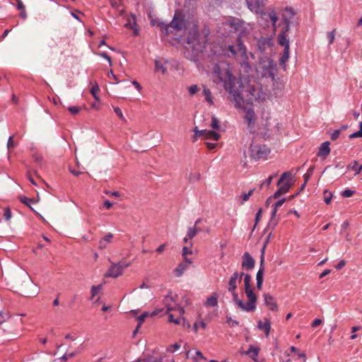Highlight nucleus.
<instances>
[{
    "label": "nucleus",
    "mask_w": 362,
    "mask_h": 362,
    "mask_svg": "<svg viewBox=\"0 0 362 362\" xmlns=\"http://www.w3.org/2000/svg\"><path fill=\"white\" fill-rule=\"evenodd\" d=\"M186 28V23L184 21L183 16L180 12L176 11L174 18L168 25L165 26V34L169 35L173 33L171 29L180 31Z\"/></svg>",
    "instance_id": "nucleus-7"
},
{
    "label": "nucleus",
    "mask_w": 362,
    "mask_h": 362,
    "mask_svg": "<svg viewBox=\"0 0 362 362\" xmlns=\"http://www.w3.org/2000/svg\"><path fill=\"white\" fill-rule=\"evenodd\" d=\"M254 190L255 189H251L248 192V193L247 194H242L241 196V198L243 199L242 201V204H243L245 202L247 201L249 199V198L252 196V194H253L254 192Z\"/></svg>",
    "instance_id": "nucleus-45"
},
{
    "label": "nucleus",
    "mask_w": 362,
    "mask_h": 362,
    "mask_svg": "<svg viewBox=\"0 0 362 362\" xmlns=\"http://www.w3.org/2000/svg\"><path fill=\"white\" fill-rule=\"evenodd\" d=\"M282 19L284 22V25H288L290 24L291 19L294 16V11L291 8H286L281 14Z\"/></svg>",
    "instance_id": "nucleus-19"
},
{
    "label": "nucleus",
    "mask_w": 362,
    "mask_h": 362,
    "mask_svg": "<svg viewBox=\"0 0 362 362\" xmlns=\"http://www.w3.org/2000/svg\"><path fill=\"white\" fill-rule=\"evenodd\" d=\"M180 344H178V343H175L171 346H170L168 349H167V351H170V352H173V350H172V348H174L175 350H177L180 348Z\"/></svg>",
    "instance_id": "nucleus-59"
},
{
    "label": "nucleus",
    "mask_w": 362,
    "mask_h": 362,
    "mask_svg": "<svg viewBox=\"0 0 362 362\" xmlns=\"http://www.w3.org/2000/svg\"><path fill=\"white\" fill-rule=\"evenodd\" d=\"M120 0H110V4L112 7L117 8L119 5Z\"/></svg>",
    "instance_id": "nucleus-64"
},
{
    "label": "nucleus",
    "mask_w": 362,
    "mask_h": 362,
    "mask_svg": "<svg viewBox=\"0 0 362 362\" xmlns=\"http://www.w3.org/2000/svg\"><path fill=\"white\" fill-rule=\"evenodd\" d=\"M200 231L201 229L198 227L189 228L187 235L189 239H192Z\"/></svg>",
    "instance_id": "nucleus-30"
},
{
    "label": "nucleus",
    "mask_w": 362,
    "mask_h": 362,
    "mask_svg": "<svg viewBox=\"0 0 362 362\" xmlns=\"http://www.w3.org/2000/svg\"><path fill=\"white\" fill-rule=\"evenodd\" d=\"M348 168H351L352 170H354L356 172V174H359L362 170V165L358 167L357 161H354L348 166Z\"/></svg>",
    "instance_id": "nucleus-37"
},
{
    "label": "nucleus",
    "mask_w": 362,
    "mask_h": 362,
    "mask_svg": "<svg viewBox=\"0 0 362 362\" xmlns=\"http://www.w3.org/2000/svg\"><path fill=\"white\" fill-rule=\"evenodd\" d=\"M218 304V300L216 294H213L209 298H207L205 305L207 307H215Z\"/></svg>",
    "instance_id": "nucleus-27"
},
{
    "label": "nucleus",
    "mask_w": 362,
    "mask_h": 362,
    "mask_svg": "<svg viewBox=\"0 0 362 362\" xmlns=\"http://www.w3.org/2000/svg\"><path fill=\"white\" fill-rule=\"evenodd\" d=\"M21 202L29 206H30V204L33 202V201L31 199L28 198L26 197H21Z\"/></svg>",
    "instance_id": "nucleus-52"
},
{
    "label": "nucleus",
    "mask_w": 362,
    "mask_h": 362,
    "mask_svg": "<svg viewBox=\"0 0 362 362\" xmlns=\"http://www.w3.org/2000/svg\"><path fill=\"white\" fill-rule=\"evenodd\" d=\"M99 55L100 57L106 59L109 62L110 65V66L112 65L111 58H110V57L106 52H101V53L99 54Z\"/></svg>",
    "instance_id": "nucleus-60"
},
{
    "label": "nucleus",
    "mask_w": 362,
    "mask_h": 362,
    "mask_svg": "<svg viewBox=\"0 0 362 362\" xmlns=\"http://www.w3.org/2000/svg\"><path fill=\"white\" fill-rule=\"evenodd\" d=\"M264 303L272 311H276L278 309L277 305L273 298L270 294L266 293L264 295Z\"/></svg>",
    "instance_id": "nucleus-20"
},
{
    "label": "nucleus",
    "mask_w": 362,
    "mask_h": 362,
    "mask_svg": "<svg viewBox=\"0 0 362 362\" xmlns=\"http://www.w3.org/2000/svg\"><path fill=\"white\" fill-rule=\"evenodd\" d=\"M288 25H284V28L278 36L279 44L284 47H289V40L288 38Z\"/></svg>",
    "instance_id": "nucleus-15"
},
{
    "label": "nucleus",
    "mask_w": 362,
    "mask_h": 362,
    "mask_svg": "<svg viewBox=\"0 0 362 362\" xmlns=\"http://www.w3.org/2000/svg\"><path fill=\"white\" fill-rule=\"evenodd\" d=\"M360 129L351 133H349L350 136H362V122L359 124Z\"/></svg>",
    "instance_id": "nucleus-46"
},
{
    "label": "nucleus",
    "mask_w": 362,
    "mask_h": 362,
    "mask_svg": "<svg viewBox=\"0 0 362 362\" xmlns=\"http://www.w3.org/2000/svg\"><path fill=\"white\" fill-rule=\"evenodd\" d=\"M129 265V264H124L122 262H119L117 264L112 263V265L105 274V276L117 278L122 274L124 269L128 267Z\"/></svg>",
    "instance_id": "nucleus-8"
},
{
    "label": "nucleus",
    "mask_w": 362,
    "mask_h": 362,
    "mask_svg": "<svg viewBox=\"0 0 362 362\" xmlns=\"http://www.w3.org/2000/svg\"><path fill=\"white\" fill-rule=\"evenodd\" d=\"M248 8L255 13H259L264 6V0H245Z\"/></svg>",
    "instance_id": "nucleus-14"
},
{
    "label": "nucleus",
    "mask_w": 362,
    "mask_h": 362,
    "mask_svg": "<svg viewBox=\"0 0 362 362\" xmlns=\"http://www.w3.org/2000/svg\"><path fill=\"white\" fill-rule=\"evenodd\" d=\"M113 238V235L110 233L107 234L104 238H101L98 243V248L100 250H103L106 248L108 243L112 241Z\"/></svg>",
    "instance_id": "nucleus-23"
},
{
    "label": "nucleus",
    "mask_w": 362,
    "mask_h": 362,
    "mask_svg": "<svg viewBox=\"0 0 362 362\" xmlns=\"http://www.w3.org/2000/svg\"><path fill=\"white\" fill-rule=\"evenodd\" d=\"M257 327L264 332L266 337L269 336L271 325L268 319H264V321L259 320L257 323Z\"/></svg>",
    "instance_id": "nucleus-22"
},
{
    "label": "nucleus",
    "mask_w": 362,
    "mask_h": 362,
    "mask_svg": "<svg viewBox=\"0 0 362 362\" xmlns=\"http://www.w3.org/2000/svg\"><path fill=\"white\" fill-rule=\"evenodd\" d=\"M345 265H346V262L344 259H342V260L339 261V262L337 264V266L335 267L337 269L339 270V269H342Z\"/></svg>",
    "instance_id": "nucleus-62"
},
{
    "label": "nucleus",
    "mask_w": 362,
    "mask_h": 362,
    "mask_svg": "<svg viewBox=\"0 0 362 362\" xmlns=\"http://www.w3.org/2000/svg\"><path fill=\"white\" fill-rule=\"evenodd\" d=\"M266 248V244L264 245L261 250V256H260V267L256 275L257 280V288L258 290H261L263 284V275L264 272V251Z\"/></svg>",
    "instance_id": "nucleus-10"
},
{
    "label": "nucleus",
    "mask_w": 362,
    "mask_h": 362,
    "mask_svg": "<svg viewBox=\"0 0 362 362\" xmlns=\"http://www.w3.org/2000/svg\"><path fill=\"white\" fill-rule=\"evenodd\" d=\"M196 356H193L192 357V360L194 361V362H198V358H200V359H204V360H206V358H204V356H203L202 353L199 351H196Z\"/></svg>",
    "instance_id": "nucleus-48"
},
{
    "label": "nucleus",
    "mask_w": 362,
    "mask_h": 362,
    "mask_svg": "<svg viewBox=\"0 0 362 362\" xmlns=\"http://www.w3.org/2000/svg\"><path fill=\"white\" fill-rule=\"evenodd\" d=\"M274 177H275V175H270V176L267 178V180H266L265 181H264V182L261 184L260 187L262 188V186H263L264 185H266L267 187H269V186L270 185V184L272 183V180H273V178H274Z\"/></svg>",
    "instance_id": "nucleus-53"
},
{
    "label": "nucleus",
    "mask_w": 362,
    "mask_h": 362,
    "mask_svg": "<svg viewBox=\"0 0 362 362\" xmlns=\"http://www.w3.org/2000/svg\"><path fill=\"white\" fill-rule=\"evenodd\" d=\"M192 246V242L189 241V246H185L182 248V255L186 257L187 255H191L192 253L191 247Z\"/></svg>",
    "instance_id": "nucleus-38"
},
{
    "label": "nucleus",
    "mask_w": 362,
    "mask_h": 362,
    "mask_svg": "<svg viewBox=\"0 0 362 362\" xmlns=\"http://www.w3.org/2000/svg\"><path fill=\"white\" fill-rule=\"evenodd\" d=\"M167 62H164L163 60H155V71L157 72H160L162 74H165L167 68L165 66V64H166Z\"/></svg>",
    "instance_id": "nucleus-24"
},
{
    "label": "nucleus",
    "mask_w": 362,
    "mask_h": 362,
    "mask_svg": "<svg viewBox=\"0 0 362 362\" xmlns=\"http://www.w3.org/2000/svg\"><path fill=\"white\" fill-rule=\"evenodd\" d=\"M192 264V261L187 257L185 258V261L180 262L178 266L175 269L174 272L177 276H181L186 269L189 264Z\"/></svg>",
    "instance_id": "nucleus-16"
},
{
    "label": "nucleus",
    "mask_w": 362,
    "mask_h": 362,
    "mask_svg": "<svg viewBox=\"0 0 362 362\" xmlns=\"http://www.w3.org/2000/svg\"><path fill=\"white\" fill-rule=\"evenodd\" d=\"M257 71L262 77H269L274 80L276 76L277 66L272 59L267 57H264L260 59L257 67Z\"/></svg>",
    "instance_id": "nucleus-4"
},
{
    "label": "nucleus",
    "mask_w": 362,
    "mask_h": 362,
    "mask_svg": "<svg viewBox=\"0 0 362 362\" xmlns=\"http://www.w3.org/2000/svg\"><path fill=\"white\" fill-rule=\"evenodd\" d=\"M199 327H202V329H205V328H206V323H205L204 321H202V320H201V321H199V322H194V326H193V329H194V332H197L198 328H199Z\"/></svg>",
    "instance_id": "nucleus-40"
},
{
    "label": "nucleus",
    "mask_w": 362,
    "mask_h": 362,
    "mask_svg": "<svg viewBox=\"0 0 362 362\" xmlns=\"http://www.w3.org/2000/svg\"><path fill=\"white\" fill-rule=\"evenodd\" d=\"M354 194V192L353 190H351V189H345L344 191H343V192L341 193V195L343 197H351L353 194Z\"/></svg>",
    "instance_id": "nucleus-50"
},
{
    "label": "nucleus",
    "mask_w": 362,
    "mask_h": 362,
    "mask_svg": "<svg viewBox=\"0 0 362 362\" xmlns=\"http://www.w3.org/2000/svg\"><path fill=\"white\" fill-rule=\"evenodd\" d=\"M259 349L250 346L246 354L248 355L252 360L256 361V358L259 354Z\"/></svg>",
    "instance_id": "nucleus-25"
},
{
    "label": "nucleus",
    "mask_w": 362,
    "mask_h": 362,
    "mask_svg": "<svg viewBox=\"0 0 362 362\" xmlns=\"http://www.w3.org/2000/svg\"><path fill=\"white\" fill-rule=\"evenodd\" d=\"M321 323H322V320L320 319H318V318L315 319L313 320V322H312V327H316L319 326L320 325H321Z\"/></svg>",
    "instance_id": "nucleus-63"
},
{
    "label": "nucleus",
    "mask_w": 362,
    "mask_h": 362,
    "mask_svg": "<svg viewBox=\"0 0 362 362\" xmlns=\"http://www.w3.org/2000/svg\"><path fill=\"white\" fill-rule=\"evenodd\" d=\"M330 143L329 141L323 142L319 147L317 156L325 158L330 153Z\"/></svg>",
    "instance_id": "nucleus-17"
},
{
    "label": "nucleus",
    "mask_w": 362,
    "mask_h": 362,
    "mask_svg": "<svg viewBox=\"0 0 362 362\" xmlns=\"http://www.w3.org/2000/svg\"><path fill=\"white\" fill-rule=\"evenodd\" d=\"M332 194L331 192L328 190H325L324 192V201L327 204H330L332 201Z\"/></svg>",
    "instance_id": "nucleus-39"
},
{
    "label": "nucleus",
    "mask_w": 362,
    "mask_h": 362,
    "mask_svg": "<svg viewBox=\"0 0 362 362\" xmlns=\"http://www.w3.org/2000/svg\"><path fill=\"white\" fill-rule=\"evenodd\" d=\"M33 158H34L35 161L37 163H38L40 165L42 164L43 158H42V156L41 155H39V154H37V153L33 154Z\"/></svg>",
    "instance_id": "nucleus-54"
},
{
    "label": "nucleus",
    "mask_w": 362,
    "mask_h": 362,
    "mask_svg": "<svg viewBox=\"0 0 362 362\" xmlns=\"http://www.w3.org/2000/svg\"><path fill=\"white\" fill-rule=\"evenodd\" d=\"M4 218L6 220V221H9L11 218V211H10L9 209H6L4 210Z\"/></svg>",
    "instance_id": "nucleus-49"
},
{
    "label": "nucleus",
    "mask_w": 362,
    "mask_h": 362,
    "mask_svg": "<svg viewBox=\"0 0 362 362\" xmlns=\"http://www.w3.org/2000/svg\"><path fill=\"white\" fill-rule=\"evenodd\" d=\"M255 265V260L254 258L247 252H245L243 255L242 268L250 271L254 269Z\"/></svg>",
    "instance_id": "nucleus-13"
},
{
    "label": "nucleus",
    "mask_w": 362,
    "mask_h": 362,
    "mask_svg": "<svg viewBox=\"0 0 362 362\" xmlns=\"http://www.w3.org/2000/svg\"><path fill=\"white\" fill-rule=\"evenodd\" d=\"M272 151V143L269 137H253L249 153L255 160H267Z\"/></svg>",
    "instance_id": "nucleus-2"
},
{
    "label": "nucleus",
    "mask_w": 362,
    "mask_h": 362,
    "mask_svg": "<svg viewBox=\"0 0 362 362\" xmlns=\"http://www.w3.org/2000/svg\"><path fill=\"white\" fill-rule=\"evenodd\" d=\"M334 33H335V30H333L332 31H330V32L327 33V38L329 41V45L332 44L334 42V37H335Z\"/></svg>",
    "instance_id": "nucleus-44"
},
{
    "label": "nucleus",
    "mask_w": 362,
    "mask_h": 362,
    "mask_svg": "<svg viewBox=\"0 0 362 362\" xmlns=\"http://www.w3.org/2000/svg\"><path fill=\"white\" fill-rule=\"evenodd\" d=\"M22 286L25 287V288H35V286H34L33 283L30 282V281L25 282V284L22 285ZM21 291V294L25 297H30V296H35L36 293L35 290L30 291V290H27L24 288H22Z\"/></svg>",
    "instance_id": "nucleus-18"
},
{
    "label": "nucleus",
    "mask_w": 362,
    "mask_h": 362,
    "mask_svg": "<svg viewBox=\"0 0 362 362\" xmlns=\"http://www.w3.org/2000/svg\"><path fill=\"white\" fill-rule=\"evenodd\" d=\"M220 137H204L205 141L204 144L209 150L214 149L218 146V139Z\"/></svg>",
    "instance_id": "nucleus-21"
},
{
    "label": "nucleus",
    "mask_w": 362,
    "mask_h": 362,
    "mask_svg": "<svg viewBox=\"0 0 362 362\" xmlns=\"http://www.w3.org/2000/svg\"><path fill=\"white\" fill-rule=\"evenodd\" d=\"M244 273L242 272L239 274L238 272H235L233 275L230 276L228 284V291H234L236 290L238 287V283L241 281L242 277L243 276Z\"/></svg>",
    "instance_id": "nucleus-12"
},
{
    "label": "nucleus",
    "mask_w": 362,
    "mask_h": 362,
    "mask_svg": "<svg viewBox=\"0 0 362 362\" xmlns=\"http://www.w3.org/2000/svg\"><path fill=\"white\" fill-rule=\"evenodd\" d=\"M211 126L213 128V129L216 130L218 132H221V127H220V125H219V121L214 116H213L212 118H211Z\"/></svg>",
    "instance_id": "nucleus-35"
},
{
    "label": "nucleus",
    "mask_w": 362,
    "mask_h": 362,
    "mask_svg": "<svg viewBox=\"0 0 362 362\" xmlns=\"http://www.w3.org/2000/svg\"><path fill=\"white\" fill-rule=\"evenodd\" d=\"M203 95L205 97L206 101H207L210 105H212L213 104V98H212L211 90L207 88H204L203 90Z\"/></svg>",
    "instance_id": "nucleus-31"
},
{
    "label": "nucleus",
    "mask_w": 362,
    "mask_h": 362,
    "mask_svg": "<svg viewBox=\"0 0 362 362\" xmlns=\"http://www.w3.org/2000/svg\"><path fill=\"white\" fill-rule=\"evenodd\" d=\"M232 294V296H233V300L235 303H236L238 307L244 311V308H245V303L242 300H240L239 298H238V293H236L235 291H230Z\"/></svg>",
    "instance_id": "nucleus-26"
},
{
    "label": "nucleus",
    "mask_w": 362,
    "mask_h": 362,
    "mask_svg": "<svg viewBox=\"0 0 362 362\" xmlns=\"http://www.w3.org/2000/svg\"><path fill=\"white\" fill-rule=\"evenodd\" d=\"M213 81L222 83L229 93V99L234 102L236 107L241 108L244 105L243 93L240 90L238 81L233 75L230 65L225 62L216 64L212 73Z\"/></svg>",
    "instance_id": "nucleus-1"
},
{
    "label": "nucleus",
    "mask_w": 362,
    "mask_h": 362,
    "mask_svg": "<svg viewBox=\"0 0 362 362\" xmlns=\"http://www.w3.org/2000/svg\"><path fill=\"white\" fill-rule=\"evenodd\" d=\"M227 322L229 323L230 326L232 327L237 326L239 324L238 321L233 320L231 318V317H227Z\"/></svg>",
    "instance_id": "nucleus-57"
},
{
    "label": "nucleus",
    "mask_w": 362,
    "mask_h": 362,
    "mask_svg": "<svg viewBox=\"0 0 362 362\" xmlns=\"http://www.w3.org/2000/svg\"><path fill=\"white\" fill-rule=\"evenodd\" d=\"M289 58V47H284L283 54L280 59V64H283Z\"/></svg>",
    "instance_id": "nucleus-33"
},
{
    "label": "nucleus",
    "mask_w": 362,
    "mask_h": 362,
    "mask_svg": "<svg viewBox=\"0 0 362 362\" xmlns=\"http://www.w3.org/2000/svg\"><path fill=\"white\" fill-rule=\"evenodd\" d=\"M182 320L185 322V319L184 318L174 319V317H173V314H170L169 315V322H174L176 325H179V324H180Z\"/></svg>",
    "instance_id": "nucleus-43"
},
{
    "label": "nucleus",
    "mask_w": 362,
    "mask_h": 362,
    "mask_svg": "<svg viewBox=\"0 0 362 362\" xmlns=\"http://www.w3.org/2000/svg\"><path fill=\"white\" fill-rule=\"evenodd\" d=\"M100 91V88L97 83H95L90 89V93L93 96V98L98 101L99 97L98 96V93Z\"/></svg>",
    "instance_id": "nucleus-34"
},
{
    "label": "nucleus",
    "mask_w": 362,
    "mask_h": 362,
    "mask_svg": "<svg viewBox=\"0 0 362 362\" xmlns=\"http://www.w3.org/2000/svg\"><path fill=\"white\" fill-rule=\"evenodd\" d=\"M347 129V127L346 126H343V127H341V129H335V130L333 131V132H332L331 136H339V134L341 133L342 129Z\"/></svg>",
    "instance_id": "nucleus-56"
},
{
    "label": "nucleus",
    "mask_w": 362,
    "mask_h": 362,
    "mask_svg": "<svg viewBox=\"0 0 362 362\" xmlns=\"http://www.w3.org/2000/svg\"><path fill=\"white\" fill-rule=\"evenodd\" d=\"M68 110H69V112L72 114V115H76L80 111V109L77 106H72V107H69L68 108Z\"/></svg>",
    "instance_id": "nucleus-55"
},
{
    "label": "nucleus",
    "mask_w": 362,
    "mask_h": 362,
    "mask_svg": "<svg viewBox=\"0 0 362 362\" xmlns=\"http://www.w3.org/2000/svg\"><path fill=\"white\" fill-rule=\"evenodd\" d=\"M150 314L148 313V312H146L144 313H143L142 315H141L140 316H139L138 317V325H137V329L141 326V325L144 322L145 319L149 316Z\"/></svg>",
    "instance_id": "nucleus-42"
},
{
    "label": "nucleus",
    "mask_w": 362,
    "mask_h": 362,
    "mask_svg": "<svg viewBox=\"0 0 362 362\" xmlns=\"http://www.w3.org/2000/svg\"><path fill=\"white\" fill-rule=\"evenodd\" d=\"M246 92L247 93L249 92L251 94V97H250V98H248L247 99V102L248 103H252V100H253V98L255 97V89L252 87V88H250V90H247Z\"/></svg>",
    "instance_id": "nucleus-51"
},
{
    "label": "nucleus",
    "mask_w": 362,
    "mask_h": 362,
    "mask_svg": "<svg viewBox=\"0 0 362 362\" xmlns=\"http://www.w3.org/2000/svg\"><path fill=\"white\" fill-rule=\"evenodd\" d=\"M177 299V295H173L172 292H169L168 294L165 296L163 299V303L166 308L165 313L176 308V307L178 305Z\"/></svg>",
    "instance_id": "nucleus-11"
},
{
    "label": "nucleus",
    "mask_w": 362,
    "mask_h": 362,
    "mask_svg": "<svg viewBox=\"0 0 362 362\" xmlns=\"http://www.w3.org/2000/svg\"><path fill=\"white\" fill-rule=\"evenodd\" d=\"M188 90L189 93L193 95L199 91V88L197 85H192L188 88Z\"/></svg>",
    "instance_id": "nucleus-47"
},
{
    "label": "nucleus",
    "mask_w": 362,
    "mask_h": 362,
    "mask_svg": "<svg viewBox=\"0 0 362 362\" xmlns=\"http://www.w3.org/2000/svg\"><path fill=\"white\" fill-rule=\"evenodd\" d=\"M279 187L277 191L274 193V197L275 199L279 197L281 195L287 193L292 185V174L291 172L284 173L277 182Z\"/></svg>",
    "instance_id": "nucleus-6"
},
{
    "label": "nucleus",
    "mask_w": 362,
    "mask_h": 362,
    "mask_svg": "<svg viewBox=\"0 0 362 362\" xmlns=\"http://www.w3.org/2000/svg\"><path fill=\"white\" fill-rule=\"evenodd\" d=\"M262 209H259L257 211V213L256 214V217H255V226L257 224V223L260 220V218H261V214H262Z\"/></svg>",
    "instance_id": "nucleus-61"
},
{
    "label": "nucleus",
    "mask_w": 362,
    "mask_h": 362,
    "mask_svg": "<svg viewBox=\"0 0 362 362\" xmlns=\"http://www.w3.org/2000/svg\"><path fill=\"white\" fill-rule=\"evenodd\" d=\"M268 16L272 23V25H273L274 28L276 29V22L279 19V17H278L276 13L275 12V11L272 10L269 13Z\"/></svg>",
    "instance_id": "nucleus-29"
},
{
    "label": "nucleus",
    "mask_w": 362,
    "mask_h": 362,
    "mask_svg": "<svg viewBox=\"0 0 362 362\" xmlns=\"http://www.w3.org/2000/svg\"><path fill=\"white\" fill-rule=\"evenodd\" d=\"M245 293L247 298H248V300L246 303H245L244 311L251 312L255 310L256 308L257 296L255 294L252 288L245 289Z\"/></svg>",
    "instance_id": "nucleus-9"
},
{
    "label": "nucleus",
    "mask_w": 362,
    "mask_h": 362,
    "mask_svg": "<svg viewBox=\"0 0 362 362\" xmlns=\"http://www.w3.org/2000/svg\"><path fill=\"white\" fill-rule=\"evenodd\" d=\"M201 175L199 172L191 173L189 175V181L192 183L199 182Z\"/></svg>",
    "instance_id": "nucleus-32"
},
{
    "label": "nucleus",
    "mask_w": 362,
    "mask_h": 362,
    "mask_svg": "<svg viewBox=\"0 0 362 362\" xmlns=\"http://www.w3.org/2000/svg\"><path fill=\"white\" fill-rule=\"evenodd\" d=\"M223 23L231 31L238 32L241 36H245L250 32V25L238 18L228 17Z\"/></svg>",
    "instance_id": "nucleus-5"
},
{
    "label": "nucleus",
    "mask_w": 362,
    "mask_h": 362,
    "mask_svg": "<svg viewBox=\"0 0 362 362\" xmlns=\"http://www.w3.org/2000/svg\"><path fill=\"white\" fill-rule=\"evenodd\" d=\"M102 286H93L91 288V299H93L94 296H96L101 289Z\"/></svg>",
    "instance_id": "nucleus-41"
},
{
    "label": "nucleus",
    "mask_w": 362,
    "mask_h": 362,
    "mask_svg": "<svg viewBox=\"0 0 362 362\" xmlns=\"http://www.w3.org/2000/svg\"><path fill=\"white\" fill-rule=\"evenodd\" d=\"M285 202V199H282L281 200H279L278 202H276L274 204V209H273V211H272V219H271V223L273 222V219H274V217L276 216V211L278 210V209L279 207H281L283 204Z\"/></svg>",
    "instance_id": "nucleus-28"
},
{
    "label": "nucleus",
    "mask_w": 362,
    "mask_h": 362,
    "mask_svg": "<svg viewBox=\"0 0 362 362\" xmlns=\"http://www.w3.org/2000/svg\"><path fill=\"white\" fill-rule=\"evenodd\" d=\"M244 276V286L245 289L246 288H252L251 287V281H252V276L250 274H245Z\"/></svg>",
    "instance_id": "nucleus-36"
},
{
    "label": "nucleus",
    "mask_w": 362,
    "mask_h": 362,
    "mask_svg": "<svg viewBox=\"0 0 362 362\" xmlns=\"http://www.w3.org/2000/svg\"><path fill=\"white\" fill-rule=\"evenodd\" d=\"M228 51L239 62L245 71L249 72L251 70V66L248 62L246 48L240 39L238 40L236 45H230L228 48Z\"/></svg>",
    "instance_id": "nucleus-3"
},
{
    "label": "nucleus",
    "mask_w": 362,
    "mask_h": 362,
    "mask_svg": "<svg viewBox=\"0 0 362 362\" xmlns=\"http://www.w3.org/2000/svg\"><path fill=\"white\" fill-rule=\"evenodd\" d=\"M114 111L115 112V114L122 119H124V116H123V114L122 112V110H120L119 107H114Z\"/></svg>",
    "instance_id": "nucleus-58"
}]
</instances>
